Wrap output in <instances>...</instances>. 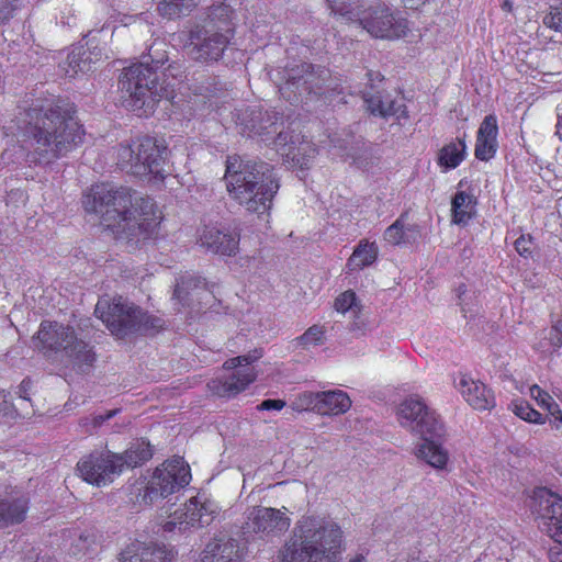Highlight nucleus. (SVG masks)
<instances>
[{
    "label": "nucleus",
    "mask_w": 562,
    "mask_h": 562,
    "mask_svg": "<svg viewBox=\"0 0 562 562\" xmlns=\"http://www.w3.org/2000/svg\"><path fill=\"white\" fill-rule=\"evenodd\" d=\"M82 204L116 239L127 243L149 239L157 234L161 221V211L153 199L135 195L128 188H116L109 182L92 184L85 191Z\"/></svg>",
    "instance_id": "1"
},
{
    "label": "nucleus",
    "mask_w": 562,
    "mask_h": 562,
    "mask_svg": "<svg viewBox=\"0 0 562 562\" xmlns=\"http://www.w3.org/2000/svg\"><path fill=\"white\" fill-rule=\"evenodd\" d=\"M164 46L161 42L151 45L148 53L151 64L146 59L127 66L121 74L119 88L123 103L139 115L150 114L161 98L172 100L176 82L183 76V66L172 63L162 71L164 81L158 82V68L168 60Z\"/></svg>",
    "instance_id": "2"
},
{
    "label": "nucleus",
    "mask_w": 562,
    "mask_h": 562,
    "mask_svg": "<svg viewBox=\"0 0 562 562\" xmlns=\"http://www.w3.org/2000/svg\"><path fill=\"white\" fill-rule=\"evenodd\" d=\"M24 123L33 137L31 156L36 162H52L83 140L81 123L60 105H34L26 112Z\"/></svg>",
    "instance_id": "3"
},
{
    "label": "nucleus",
    "mask_w": 562,
    "mask_h": 562,
    "mask_svg": "<svg viewBox=\"0 0 562 562\" xmlns=\"http://www.w3.org/2000/svg\"><path fill=\"white\" fill-rule=\"evenodd\" d=\"M344 543L337 521L324 515L299 518L293 537L281 553V562H336Z\"/></svg>",
    "instance_id": "4"
},
{
    "label": "nucleus",
    "mask_w": 562,
    "mask_h": 562,
    "mask_svg": "<svg viewBox=\"0 0 562 562\" xmlns=\"http://www.w3.org/2000/svg\"><path fill=\"white\" fill-rule=\"evenodd\" d=\"M228 194L246 211L255 212L269 221L272 201L280 183L273 168L265 162L228 158L225 171Z\"/></svg>",
    "instance_id": "5"
},
{
    "label": "nucleus",
    "mask_w": 562,
    "mask_h": 562,
    "mask_svg": "<svg viewBox=\"0 0 562 562\" xmlns=\"http://www.w3.org/2000/svg\"><path fill=\"white\" fill-rule=\"evenodd\" d=\"M278 121L277 114H270L268 111L263 113L260 108H247L245 111H239L236 117L243 134L259 137L262 143L274 148L286 160H291L300 168H307L317 154V148L302 134L289 133V131L278 133Z\"/></svg>",
    "instance_id": "6"
},
{
    "label": "nucleus",
    "mask_w": 562,
    "mask_h": 562,
    "mask_svg": "<svg viewBox=\"0 0 562 562\" xmlns=\"http://www.w3.org/2000/svg\"><path fill=\"white\" fill-rule=\"evenodd\" d=\"M397 419L402 427L422 437L416 457L437 470H443L449 462V452L437 441L442 436L443 426L435 411L429 409L423 398L412 395L398 405Z\"/></svg>",
    "instance_id": "7"
},
{
    "label": "nucleus",
    "mask_w": 562,
    "mask_h": 562,
    "mask_svg": "<svg viewBox=\"0 0 562 562\" xmlns=\"http://www.w3.org/2000/svg\"><path fill=\"white\" fill-rule=\"evenodd\" d=\"M330 11L347 19L357 21L372 37L400 38L407 35L408 22L405 18L393 13L389 5L378 0H326Z\"/></svg>",
    "instance_id": "8"
},
{
    "label": "nucleus",
    "mask_w": 562,
    "mask_h": 562,
    "mask_svg": "<svg viewBox=\"0 0 562 562\" xmlns=\"http://www.w3.org/2000/svg\"><path fill=\"white\" fill-rule=\"evenodd\" d=\"M233 10L228 4L213 5L206 23L189 32L188 53L199 63H216L223 57L234 36Z\"/></svg>",
    "instance_id": "9"
},
{
    "label": "nucleus",
    "mask_w": 562,
    "mask_h": 562,
    "mask_svg": "<svg viewBox=\"0 0 562 562\" xmlns=\"http://www.w3.org/2000/svg\"><path fill=\"white\" fill-rule=\"evenodd\" d=\"M153 457V449L147 441H136L123 454L111 450H94L83 456L77 463L81 479L94 485H106L113 482L125 468H134Z\"/></svg>",
    "instance_id": "10"
},
{
    "label": "nucleus",
    "mask_w": 562,
    "mask_h": 562,
    "mask_svg": "<svg viewBox=\"0 0 562 562\" xmlns=\"http://www.w3.org/2000/svg\"><path fill=\"white\" fill-rule=\"evenodd\" d=\"M35 339L36 348L55 362L82 370L83 366H90L94 360L88 344L77 338L70 325L42 322Z\"/></svg>",
    "instance_id": "11"
},
{
    "label": "nucleus",
    "mask_w": 562,
    "mask_h": 562,
    "mask_svg": "<svg viewBox=\"0 0 562 562\" xmlns=\"http://www.w3.org/2000/svg\"><path fill=\"white\" fill-rule=\"evenodd\" d=\"M95 314L116 337H125L131 331H151L164 326L159 316L148 315L124 296H101L95 304Z\"/></svg>",
    "instance_id": "12"
},
{
    "label": "nucleus",
    "mask_w": 562,
    "mask_h": 562,
    "mask_svg": "<svg viewBox=\"0 0 562 562\" xmlns=\"http://www.w3.org/2000/svg\"><path fill=\"white\" fill-rule=\"evenodd\" d=\"M166 150L167 148L162 147L157 139L145 136L133 143H121L115 149L116 164L137 177L160 182L166 178Z\"/></svg>",
    "instance_id": "13"
},
{
    "label": "nucleus",
    "mask_w": 562,
    "mask_h": 562,
    "mask_svg": "<svg viewBox=\"0 0 562 562\" xmlns=\"http://www.w3.org/2000/svg\"><path fill=\"white\" fill-rule=\"evenodd\" d=\"M192 480L190 464L183 458L166 459L154 470L148 479L142 501L145 504H156L172 493L186 487Z\"/></svg>",
    "instance_id": "14"
},
{
    "label": "nucleus",
    "mask_w": 562,
    "mask_h": 562,
    "mask_svg": "<svg viewBox=\"0 0 562 562\" xmlns=\"http://www.w3.org/2000/svg\"><path fill=\"white\" fill-rule=\"evenodd\" d=\"M262 357L260 350L243 353L236 358L227 359L224 363V370L227 375L222 379H215L211 382V389L220 396H235L248 387L249 383L255 382L258 372L252 364Z\"/></svg>",
    "instance_id": "15"
},
{
    "label": "nucleus",
    "mask_w": 562,
    "mask_h": 562,
    "mask_svg": "<svg viewBox=\"0 0 562 562\" xmlns=\"http://www.w3.org/2000/svg\"><path fill=\"white\" fill-rule=\"evenodd\" d=\"M530 508L538 527L559 544H562V497L548 487L532 492Z\"/></svg>",
    "instance_id": "16"
},
{
    "label": "nucleus",
    "mask_w": 562,
    "mask_h": 562,
    "mask_svg": "<svg viewBox=\"0 0 562 562\" xmlns=\"http://www.w3.org/2000/svg\"><path fill=\"white\" fill-rule=\"evenodd\" d=\"M198 244L212 254L236 255L240 245V234L223 222H204L198 229Z\"/></svg>",
    "instance_id": "17"
},
{
    "label": "nucleus",
    "mask_w": 562,
    "mask_h": 562,
    "mask_svg": "<svg viewBox=\"0 0 562 562\" xmlns=\"http://www.w3.org/2000/svg\"><path fill=\"white\" fill-rule=\"evenodd\" d=\"M218 513V506L205 495L192 497L184 504L180 512L175 513V517L166 521V530H173L176 525L180 528L199 527V525H209Z\"/></svg>",
    "instance_id": "18"
},
{
    "label": "nucleus",
    "mask_w": 562,
    "mask_h": 562,
    "mask_svg": "<svg viewBox=\"0 0 562 562\" xmlns=\"http://www.w3.org/2000/svg\"><path fill=\"white\" fill-rule=\"evenodd\" d=\"M248 524L257 533L263 536H279L286 532L291 518L286 514V507L276 509V507H254L248 516Z\"/></svg>",
    "instance_id": "19"
},
{
    "label": "nucleus",
    "mask_w": 562,
    "mask_h": 562,
    "mask_svg": "<svg viewBox=\"0 0 562 562\" xmlns=\"http://www.w3.org/2000/svg\"><path fill=\"white\" fill-rule=\"evenodd\" d=\"M454 386L461 392L463 398L472 407L479 408V411H485V408H491L495 405L493 392L485 386L484 382L476 381V379L471 378L468 373H460L454 379Z\"/></svg>",
    "instance_id": "20"
},
{
    "label": "nucleus",
    "mask_w": 562,
    "mask_h": 562,
    "mask_svg": "<svg viewBox=\"0 0 562 562\" xmlns=\"http://www.w3.org/2000/svg\"><path fill=\"white\" fill-rule=\"evenodd\" d=\"M244 549L233 538H214L209 541L194 562H241Z\"/></svg>",
    "instance_id": "21"
},
{
    "label": "nucleus",
    "mask_w": 562,
    "mask_h": 562,
    "mask_svg": "<svg viewBox=\"0 0 562 562\" xmlns=\"http://www.w3.org/2000/svg\"><path fill=\"white\" fill-rule=\"evenodd\" d=\"M88 48L83 45L72 47L67 55L66 61L61 65L63 70L68 77H75L79 71H90L91 64L98 63L104 55V48L93 44V40L87 42Z\"/></svg>",
    "instance_id": "22"
},
{
    "label": "nucleus",
    "mask_w": 562,
    "mask_h": 562,
    "mask_svg": "<svg viewBox=\"0 0 562 562\" xmlns=\"http://www.w3.org/2000/svg\"><path fill=\"white\" fill-rule=\"evenodd\" d=\"M498 125L495 114H487L482 121L475 140L474 155L480 160L493 159L497 151Z\"/></svg>",
    "instance_id": "23"
},
{
    "label": "nucleus",
    "mask_w": 562,
    "mask_h": 562,
    "mask_svg": "<svg viewBox=\"0 0 562 562\" xmlns=\"http://www.w3.org/2000/svg\"><path fill=\"white\" fill-rule=\"evenodd\" d=\"M27 507L29 501L20 490L0 493V525L23 521Z\"/></svg>",
    "instance_id": "24"
},
{
    "label": "nucleus",
    "mask_w": 562,
    "mask_h": 562,
    "mask_svg": "<svg viewBox=\"0 0 562 562\" xmlns=\"http://www.w3.org/2000/svg\"><path fill=\"white\" fill-rule=\"evenodd\" d=\"M468 156V146L464 138L451 139L445 143L437 154V164L441 171L458 168Z\"/></svg>",
    "instance_id": "25"
},
{
    "label": "nucleus",
    "mask_w": 562,
    "mask_h": 562,
    "mask_svg": "<svg viewBox=\"0 0 562 562\" xmlns=\"http://www.w3.org/2000/svg\"><path fill=\"white\" fill-rule=\"evenodd\" d=\"M305 76H297L295 68L286 71V80L279 86V91L283 98L290 101H296L299 95L303 94L304 91H308V83L312 82L313 74L311 71V65L302 66Z\"/></svg>",
    "instance_id": "26"
},
{
    "label": "nucleus",
    "mask_w": 562,
    "mask_h": 562,
    "mask_svg": "<svg viewBox=\"0 0 562 562\" xmlns=\"http://www.w3.org/2000/svg\"><path fill=\"white\" fill-rule=\"evenodd\" d=\"M351 405L352 401L344 390L318 392V414H344Z\"/></svg>",
    "instance_id": "27"
},
{
    "label": "nucleus",
    "mask_w": 562,
    "mask_h": 562,
    "mask_svg": "<svg viewBox=\"0 0 562 562\" xmlns=\"http://www.w3.org/2000/svg\"><path fill=\"white\" fill-rule=\"evenodd\" d=\"M476 211V199L468 191H457L451 199L452 221L458 225H467Z\"/></svg>",
    "instance_id": "28"
},
{
    "label": "nucleus",
    "mask_w": 562,
    "mask_h": 562,
    "mask_svg": "<svg viewBox=\"0 0 562 562\" xmlns=\"http://www.w3.org/2000/svg\"><path fill=\"white\" fill-rule=\"evenodd\" d=\"M175 555L172 551H168L166 547L159 546H142L122 562H172Z\"/></svg>",
    "instance_id": "29"
},
{
    "label": "nucleus",
    "mask_w": 562,
    "mask_h": 562,
    "mask_svg": "<svg viewBox=\"0 0 562 562\" xmlns=\"http://www.w3.org/2000/svg\"><path fill=\"white\" fill-rule=\"evenodd\" d=\"M366 103L369 111L372 114L380 115H406V111L403 104L396 102V100L390 99V97H382V94H372V97H366Z\"/></svg>",
    "instance_id": "30"
},
{
    "label": "nucleus",
    "mask_w": 562,
    "mask_h": 562,
    "mask_svg": "<svg viewBox=\"0 0 562 562\" xmlns=\"http://www.w3.org/2000/svg\"><path fill=\"white\" fill-rule=\"evenodd\" d=\"M562 346V318L553 322L549 329H543L538 336L536 349L542 353H551Z\"/></svg>",
    "instance_id": "31"
},
{
    "label": "nucleus",
    "mask_w": 562,
    "mask_h": 562,
    "mask_svg": "<svg viewBox=\"0 0 562 562\" xmlns=\"http://www.w3.org/2000/svg\"><path fill=\"white\" fill-rule=\"evenodd\" d=\"M379 248L376 244L370 241H360L349 257L347 266L349 269H362L364 266H370L376 259Z\"/></svg>",
    "instance_id": "32"
},
{
    "label": "nucleus",
    "mask_w": 562,
    "mask_h": 562,
    "mask_svg": "<svg viewBox=\"0 0 562 562\" xmlns=\"http://www.w3.org/2000/svg\"><path fill=\"white\" fill-rule=\"evenodd\" d=\"M408 215L404 213L398 216L392 225H389L383 233V238L390 243V245H402L407 243L411 238V232L414 229L412 225L407 223Z\"/></svg>",
    "instance_id": "33"
},
{
    "label": "nucleus",
    "mask_w": 562,
    "mask_h": 562,
    "mask_svg": "<svg viewBox=\"0 0 562 562\" xmlns=\"http://www.w3.org/2000/svg\"><path fill=\"white\" fill-rule=\"evenodd\" d=\"M196 4L198 0H161L157 9L166 18H180L189 14Z\"/></svg>",
    "instance_id": "34"
},
{
    "label": "nucleus",
    "mask_w": 562,
    "mask_h": 562,
    "mask_svg": "<svg viewBox=\"0 0 562 562\" xmlns=\"http://www.w3.org/2000/svg\"><path fill=\"white\" fill-rule=\"evenodd\" d=\"M326 340V329L324 325H311L303 335L295 338V346L312 350L315 346L324 345Z\"/></svg>",
    "instance_id": "35"
},
{
    "label": "nucleus",
    "mask_w": 562,
    "mask_h": 562,
    "mask_svg": "<svg viewBox=\"0 0 562 562\" xmlns=\"http://www.w3.org/2000/svg\"><path fill=\"white\" fill-rule=\"evenodd\" d=\"M203 281H201V279H196V277L187 273L176 283L173 297H176L178 302L188 303L191 289H199Z\"/></svg>",
    "instance_id": "36"
},
{
    "label": "nucleus",
    "mask_w": 562,
    "mask_h": 562,
    "mask_svg": "<svg viewBox=\"0 0 562 562\" xmlns=\"http://www.w3.org/2000/svg\"><path fill=\"white\" fill-rule=\"evenodd\" d=\"M510 408L519 416L521 419L531 423H544V418L539 411L535 409V407L530 406L529 402L521 401V398H517L510 403Z\"/></svg>",
    "instance_id": "37"
},
{
    "label": "nucleus",
    "mask_w": 562,
    "mask_h": 562,
    "mask_svg": "<svg viewBox=\"0 0 562 562\" xmlns=\"http://www.w3.org/2000/svg\"><path fill=\"white\" fill-rule=\"evenodd\" d=\"M319 392L299 393L291 402L290 406L294 411H315L318 412Z\"/></svg>",
    "instance_id": "38"
},
{
    "label": "nucleus",
    "mask_w": 562,
    "mask_h": 562,
    "mask_svg": "<svg viewBox=\"0 0 562 562\" xmlns=\"http://www.w3.org/2000/svg\"><path fill=\"white\" fill-rule=\"evenodd\" d=\"M335 308L342 314H349L351 316H357L359 312V306L356 299L355 292H344L339 296H337L335 301Z\"/></svg>",
    "instance_id": "39"
},
{
    "label": "nucleus",
    "mask_w": 562,
    "mask_h": 562,
    "mask_svg": "<svg viewBox=\"0 0 562 562\" xmlns=\"http://www.w3.org/2000/svg\"><path fill=\"white\" fill-rule=\"evenodd\" d=\"M542 22L555 32H562V5H552Z\"/></svg>",
    "instance_id": "40"
},
{
    "label": "nucleus",
    "mask_w": 562,
    "mask_h": 562,
    "mask_svg": "<svg viewBox=\"0 0 562 562\" xmlns=\"http://www.w3.org/2000/svg\"><path fill=\"white\" fill-rule=\"evenodd\" d=\"M529 394L531 398L536 400L540 407L546 408V411L550 412L552 403V395H550V393L544 392V390L538 386V384H533L529 389Z\"/></svg>",
    "instance_id": "41"
},
{
    "label": "nucleus",
    "mask_w": 562,
    "mask_h": 562,
    "mask_svg": "<svg viewBox=\"0 0 562 562\" xmlns=\"http://www.w3.org/2000/svg\"><path fill=\"white\" fill-rule=\"evenodd\" d=\"M20 7V0H0V23L13 18Z\"/></svg>",
    "instance_id": "42"
},
{
    "label": "nucleus",
    "mask_w": 562,
    "mask_h": 562,
    "mask_svg": "<svg viewBox=\"0 0 562 562\" xmlns=\"http://www.w3.org/2000/svg\"><path fill=\"white\" fill-rule=\"evenodd\" d=\"M515 248L518 254L527 257V255L531 254L532 248V239L530 236H526V234H521L518 239L515 240Z\"/></svg>",
    "instance_id": "43"
},
{
    "label": "nucleus",
    "mask_w": 562,
    "mask_h": 562,
    "mask_svg": "<svg viewBox=\"0 0 562 562\" xmlns=\"http://www.w3.org/2000/svg\"><path fill=\"white\" fill-rule=\"evenodd\" d=\"M549 414L552 416V419H551L552 426L555 428H560L561 424H562V409L559 406V404H557V402L554 401L553 397L551 400V408H550Z\"/></svg>",
    "instance_id": "44"
},
{
    "label": "nucleus",
    "mask_w": 562,
    "mask_h": 562,
    "mask_svg": "<svg viewBox=\"0 0 562 562\" xmlns=\"http://www.w3.org/2000/svg\"><path fill=\"white\" fill-rule=\"evenodd\" d=\"M286 402L281 401V398H268L260 403L259 408L261 411H270V408H274V411H281V408L285 407Z\"/></svg>",
    "instance_id": "45"
},
{
    "label": "nucleus",
    "mask_w": 562,
    "mask_h": 562,
    "mask_svg": "<svg viewBox=\"0 0 562 562\" xmlns=\"http://www.w3.org/2000/svg\"><path fill=\"white\" fill-rule=\"evenodd\" d=\"M116 412H117L116 409H112V411H108L106 413H104V415H102V413H100L99 415L92 416V418H91L92 427H100V425H102V423L106 422V419H111V417L115 416Z\"/></svg>",
    "instance_id": "46"
},
{
    "label": "nucleus",
    "mask_w": 562,
    "mask_h": 562,
    "mask_svg": "<svg viewBox=\"0 0 562 562\" xmlns=\"http://www.w3.org/2000/svg\"><path fill=\"white\" fill-rule=\"evenodd\" d=\"M555 135L562 140V105H557Z\"/></svg>",
    "instance_id": "47"
},
{
    "label": "nucleus",
    "mask_w": 562,
    "mask_h": 562,
    "mask_svg": "<svg viewBox=\"0 0 562 562\" xmlns=\"http://www.w3.org/2000/svg\"><path fill=\"white\" fill-rule=\"evenodd\" d=\"M457 292H458V295H459V300H460V306H461V311H463L464 314H467L468 310H467V306L464 304V299H463V295L467 294L468 292V288L464 286V284H462L461 286H459L457 289Z\"/></svg>",
    "instance_id": "48"
},
{
    "label": "nucleus",
    "mask_w": 562,
    "mask_h": 562,
    "mask_svg": "<svg viewBox=\"0 0 562 562\" xmlns=\"http://www.w3.org/2000/svg\"><path fill=\"white\" fill-rule=\"evenodd\" d=\"M31 389V381L24 379L19 386V394L22 398H27L29 390Z\"/></svg>",
    "instance_id": "49"
},
{
    "label": "nucleus",
    "mask_w": 562,
    "mask_h": 562,
    "mask_svg": "<svg viewBox=\"0 0 562 562\" xmlns=\"http://www.w3.org/2000/svg\"><path fill=\"white\" fill-rule=\"evenodd\" d=\"M10 393L4 392V390H0V412L5 411L8 408V398Z\"/></svg>",
    "instance_id": "50"
},
{
    "label": "nucleus",
    "mask_w": 562,
    "mask_h": 562,
    "mask_svg": "<svg viewBox=\"0 0 562 562\" xmlns=\"http://www.w3.org/2000/svg\"><path fill=\"white\" fill-rule=\"evenodd\" d=\"M502 8L503 10H505L506 12H512L513 9H514V2L513 0H504L503 4H502Z\"/></svg>",
    "instance_id": "51"
},
{
    "label": "nucleus",
    "mask_w": 562,
    "mask_h": 562,
    "mask_svg": "<svg viewBox=\"0 0 562 562\" xmlns=\"http://www.w3.org/2000/svg\"><path fill=\"white\" fill-rule=\"evenodd\" d=\"M364 561H366L364 554H356L352 558H350L348 562H364Z\"/></svg>",
    "instance_id": "52"
},
{
    "label": "nucleus",
    "mask_w": 562,
    "mask_h": 562,
    "mask_svg": "<svg viewBox=\"0 0 562 562\" xmlns=\"http://www.w3.org/2000/svg\"><path fill=\"white\" fill-rule=\"evenodd\" d=\"M552 562H562V554H551Z\"/></svg>",
    "instance_id": "53"
},
{
    "label": "nucleus",
    "mask_w": 562,
    "mask_h": 562,
    "mask_svg": "<svg viewBox=\"0 0 562 562\" xmlns=\"http://www.w3.org/2000/svg\"><path fill=\"white\" fill-rule=\"evenodd\" d=\"M3 86H2V69H1V66H0V93L3 91Z\"/></svg>",
    "instance_id": "54"
}]
</instances>
